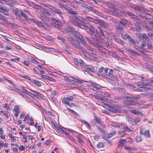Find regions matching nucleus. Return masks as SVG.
<instances>
[{"label":"nucleus","instance_id":"f257e3e1","mask_svg":"<svg viewBox=\"0 0 153 153\" xmlns=\"http://www.w3.org/2000/svg\"><path fill=\"white\" fill-rule=\"evenodd\" d=\"M70 21L75 26L81 28L85 19L82 17L77 16H69Z\"/></svg>","mask_w":153,"mask_h":153},{"label":"nucleus","instance_id":"f03ea898","mask_svg":"<svg viewBox=\"0 0 153 153\" xmlns=\"http://www.w3.org/2000/svg\"><path fill=\"white\" fill-rule=\"evenodd\" d=\"M68 39L71 46L81 51L83 54H85V50L83 49L80 43L76 39L71 37H68Z\"/></svg>","mask_w":153,"mask_h":153},{"label":"nucleus","instance_id":"7ed1b4c3","mask_svg":"<svg viewBox=\"0 0 153 153\" xmlns=\"http://www.w3.org/2000/svg\"><path fill=\"white\" fill-rule=\"evenodd\" d=\"M105 106H107L108 109L110 111L117 114L121 113L122 110V106L117 105H109L107 103H105Z\"/></svg>","mask_w":153,"mask_h":153},{"label":"nucleus","instance_id":"20e7f679","mask_svg":"<svg viewBox=\"0 0 153 153\" xmlns=\"http://www.w3.org/2000/svg\"><path fill=\"white\" fill-rule=\"evenodd\" d=\"M138 98V97H134L132 96L127 97V99L123 102L125 104L123 106L125 107H127L129 105H135L137 104V102L134 100Z\"/></svg>","mask_w":153,"mask_h":153},{"label":"nucleus","instance_id":"39448f33","mask_svg":"<svg viewBox=\"0 0 153 153\" xmlns=\"http://www.w3.org/2000/svg\"><path fill=\"white\" fill-rule=\"evenodd\" d=\"M48 7L54 13L60 16L62 19V20L64 21V19L62 15V13L59 9L56 8L53 6L48 5Z\"/></svg>","mask_w":153,"mask_h":153},{"label":"nucleus","instance_id":"423d86ee","mask_svg":"<svg viewBox=\"0 0 153 153\" xmlns=\"http://www.w3.org/2000/svg\"><path fill=\"white\" fill-rule=\"evenodd\" d=\"M125 15L127 17H130L133 20L137 22H140V20L138 19V17L133 13L129 11L126 12H125Z\"/></svg>","mask_w":153,"mask_h":153},{"label":"nucleus","instance_id":"0eeeda50","mask_svg":"<svg viewBox=\"0 0 153 153\" xmlns=\"http://www.w3.org/2000/svg\"><path fill=\"white\" fill-rule=\"evenodd\" d=\"M81 28L85 29L90 34L93 33L94 32L95 29L93 26H88L86 24H83Z\"/></svg>","mask_w":153,"mask_h":153},{"label":"nucleus","instance_id":"6e6552de","mask_svg":"<svg viewBox=\"0 0 153 153\" xmlns=\"http://www.w3.org/2000/svg\"><path fill=\"white\" fill-rule=\"evenodd\" d=\"M117 126H118L119 128L123 129L125 132L126 131L130 132L134 131L133 128L131 127H128L127 125L123 123L118 125Z\"/></svg>","mask_w":153,"mask_h":153},{"label":"nucleus","instance_id":"1a4fd4ad","mask_svg":"<svg viewBox=\"0 0 153 153\" xmlns=\"http://www.w3.org/2000/svg\"><path fill=\"white\" fill-rule=\"evenodd\" d=\"M19 16H16V17L17 19H22V18L24 19L28 20L29 17L27 14L25 13L22 10H19L18 13Z\"/></svg>","mask_w":153,"mask_h":153},{"label":"nucleus","instance_id":"9d476101","mask_svg":"<svg viewBox=\"0 0 153 153\" xmlns=\"http://www.w3.org/2000/svg\"><path fill=\"white\" fill-rule=\"evenodd\" d=\"M85 21L86 20L89 22L93 23L95 24H97L100 25L101 20L98 19H93V18L89 17L86 16L85 17Z\"/></svg>","mask_w":153,"mask_h":153},{"label":"nucleus","instance_id":"9b49d317","mask_svg":"<svg viewBox=\"0 0 153 153\" xmlns=\"http://www.w3.org/2000/svg\"><path fill=\"white\" fill-rule=\"evenodd\" d=\"M90 52H88L85 51V53L88 54L89 56H96V52L94 49L90 47L89 46H87L86 48Z\"/></svg>","mask_w":153,"mask_h":153},{"label":"nucleus","instance_id":"f8f14e48","mask_svg":"<svg viewBox=\"0 0 153 153\" xmlns=\"http://www.w3.org/2000/svg\"><path fill=\"white\" fill-rule=\"evenodd\" d=\"M93 45L94 47L98 49L100 53H105L104 51L105 50V48L102 45H100L99 43H93Z\"/></svg>","mask_w":153,"mask_h":153},{"label":"nucleus","instance_id":"ddd939ff","mask_svg":"<svg viewBox=\"0 0 153 153\" xmlns=\"http://www.w3.org/2000/svg\"><path fill=\"white\" fill-rule=\"evenodd\" d=\"M86 9L88 11H91L94 13H95L97 15L100 16L102 17L103 15L101 13L99 12L97 10H96L94 7L92 6H90L88 7H87Z\"/></svg>","mask_w":153,"mask_h":153},{"label":"nucleus","instance_id":"4468645a","mask_svg":"<svg viewBox=\"0 0 153 153\" xmlns=\"http://www.w3.org/2000/svg\"><path fill=\"white\" fill-rule=\"evenodd\" d=\"M140 84L141 86H144L146 91H148V89L153 90V85L151 84H148L146 83H143L142 82H140Z\"/></svg>","mask_w":153,"mask_h":153},{"label":"nucleus","instance_id":"2eb2a0df","mask_svg":"<svg viewBox=\"0 0 153 153\" xmlns=\"http://www.w3.org/2000/svg\"><path fill=\"white\" fill-rule=\"evenodd\" d=\"M64 9L68 13L72 15V16H75L77 14L76 11H75L72 8L69 7H64Z\"/></svg>","mask_w":153,"mask_h":153},{"label":"nucleus","instance_id":"dca6fc26","mask_svg":"<svg viewBox=\"0 0 153 153\" xmlns=\"http://www.w3.org/2000/svg\"><path fill=\"white\" fill-rule=\"evenodd\" d=\"M97 97L98 99V97L101 96L102 97H109L110 95L106 92L105 91H100L97 92Z\"/></svg>","mask_w":153,"mask_h":153},{"label":"nucleus","instance_id":"f3484780","mask_svg":"<svg viewBox=\"0 0 153 153\" xmlns=\"http://www.w3.org/2000/svg\"><path fill=\"white\" fill-rule=\"evenodd\" d=\"M100 88V85L95 83H91V85L89 86V88L94 91L99 90Z\"/></svg>","mask_w":153,"mask_h":153},{"label":"nucleus","instance_id":"a211bd4d","mask_svg":"<svg viewBox=\"0 0 153 153\" xmlns=\"http://www.w3.org/2000/svg\"><path fill=\"white\" fill-rule=\"evenodd\" d=\"M100 25L103 27L105 29H107V30H110L112 29L110 25L104 21L101 20Z\"/></svg>","mask_w":153,"mask_h":153},{"label":"nucleus","instance_id":"6ab92c4d","mask_svg":"<svg viewBox=\"0 0 153 153\" xmlns=\"http://www.w3.org/2000/svg\"><path fill=\"white\" fill-rule=\"evenodd\" d=\"M94 68L90 65H87L84 69V70L86 72L90 74L92 72H94Z\"/></svg>","mask_w":153,"mask_h":153},{"label":"nucleus","instance_id":"aec40b11","mask_svg":"<svg viewBox=\"0 0 153 153\" xmlns=\"http://www.w3.org/2000/svg\"><path fill=\"white\" fill-rule=\"evenodd\" d=\"M114 27L116 32H118L121 34L124 31L123 28L121 27L120 25H115Z\"/></svg>","mask_w":153,"mask_h":153},{"label":"nucleus","instance_id":"412c9836","mask_svg":"<svg viewBox=\"0 0 153 153\" xmlns=\"http://www.w3.org/2000/svg\"><path fill=\"white\" fill-rule=\"evenodd\" d=\"M140 121V120L139 118H137L135 119H134L132 118H130L129 122L132 125H136V124L138 123Z\"/></svg>","mask_w":153,"mask_h":153},{"label":"nucleus","instance_id":"4be33fe9","mask_svg":"<svg viewBox=\"0 0 153 153\" xmlns=\"http://www.w3.org/2000/svg\"><path fill=\"white\" fill-rule=\"evenodd\" d=\"M30 6L35 9L37 10H39L41 11H42V10H43V8L41 6L36 4L33 2H31V3Z\"/></svg>","mask_w":153,"mask_h":153},{"label":"nucleus","instance_id":"5701e85b","mask_svg":"<svg viewBox=\"0 0 153 153\" xmlns=\"http://www.w3.org/2000/svg\"><path fill=\"white\" fill-rule=\"evenodd\" d=\"M11 10L12 11L14 12V14L15 15L16 17L17 16H20L18 14L19 10H18V9H17L16 8L13 7H11Z\"/></svg>","mask_w":153,"mask_h":153},{"label":"nucleus","instance_id":"b1692460","mask_svg":"<svg viewBox=\"0 0 153 153\" xmlns=\"http://www.w3.org/2000/svg\"><path fill=\"white\" fill-rule=\"evenodd\" d=\"M126 142L127 141L125 139H120L119 141V145L120 146L122 147L125 146Z\"/></svg>","mask_w":153,"mask_h":153},{"label":"nucleus","instance_id":"393cba45","mask_svg":"<svg viewBox=\"0 0 153 153\" xmlns=\"http://www.w3.org/2000/svg\"><path fill=\"white\" fill-rule=\"evenodd\" d=\"M128 53L133 56L138 55L139 54V53L136 51L132 49H128L127 50Z\"/></svg>","mask_w":153,"mask_h":153},{"label":"nucleus","instance_id":"a878e982","mask_svg":"<svg viewBox=\"0 0 153 153\" xmlns=\"http://www.w3.org/2000/svg\"><path fill=\"white\" fill-rule=\"evenodd\" d=\"M91 39L92 41L94 42V43H99L100 42V41L97 39V36L95 35L92 36Z\"/></svg>","mask_w":153,"mask_h":153},{"label":"nucleus","instance_id":"bb28decb","mask_svg":"<svg viewBox=\"0 0 153 153\" xmlns=\"http://www.w3.org/2000/svg\"><path fill=\"white\" fill-rule=\"evenodd\" d=\"M30 82L35 84L38 87H40L41 86L40 82L38 80H35L32 79L30 80Z\"/></svg>","mask_w":153,"mask_h":153},{"label":"nucleus","instance_id":"cd10ccee","mask_svg":"<svg viewBox=\"0 0 153 153\" xmlns=\"http://www.w3.org/2000/svg\"><path fill=\"white\" fill-rule=\"evenodd\" d=\"M67 110L69 111L70 113H72L76 117H79L80 115L78 113L75 111L73 110H72L68 108H67Z\"/></svg>","mask_w":153,"mask_h":153},{"label":"nucleus","instance_id":"c85d7f7f","mask_svg":"<svg viewBox=\"0 0 153 153\" xmlns=\"http://www.w3.org/2000/svg\"><path fill=\"white\" fill-rule=\"evenodd\" d=\"M0 12L8 16L9 15L8 10L3 7L0 10Z\"/></svg>","mask_w":153,"mask_h":153},{"label":"nucleus","instance_id":"c756f323","mask_svg":"<svg viewBox=\"0 0 153 153\" xmlns=\"http://www.w3.org/2000/svg\"><path fill=\"white\" fill-rule=\"evenodd\" d=\"M96 121L97 123H98L101 126L103 125V123L101 119L95 116H94Z\"/></svg>","mask_w":153,"mask_h":153},{"label":"nucleus","instance_id":"7c9ffc66","mask_svg":"<svg viewBox=\"0 0 153 153\" xmlns=\"http://www.w3.org/2000/svg\"><path fill=\"white\" fill-rule=\"evenodd\" d=\"M106 97H102L101 96L98 97V99L103 101L108 102H109V99L108 98H106Z\"/></svg>","mask_w":153,"mask_h":153},{"label":"nucleus","instance_id":"2f4dec72","mask_svg":"<svg viewBox=\"0 0 153 153\" xmlns=\"http://www.w3.org/2000/svg\"><path fill=\"white\" fill-rule=\"evenodd\" d=\"M75 30L72 27L68 26V28L66 29V31L70 33H73Z\"/></svg>","mask_w":153,"mask_h":153},{"label":"nucleus","instance_id":"473e14b6","mask_svg":"<svg viewBox=\"0 0 153 153\" xmlns=\"http://www.w3.org/2000/svg\"><path fill=\"white\" fill-rule=\"evenodd\" d=\"M79 63L81 68L83 69H85V66L87 65L82 59L80 60Z\"/></svg>","mask_w":153,"mask_h":153},{"label":"nucleus","instance_id":"72a5a7b5","mask_svg":"<svg viewBox=\"0 0 153 153\" xmlns=\"http://www.w3.org/2000/svg\"><path fill=\"white\" fill-rule=\"evenodd\" d=\"M128 36V34L126 32H125V31L123 33H122L121 34V36L122 38L125 40H126L127 39V37Z\"/></svg>","mask_w":153,"mask_h":153},{"label":"nucleus","instance_id":"f704fd0d","mask_svg":"<svg viewBox=\"0 0 153 153\" xmlns=\"http://www.w3.org/2000/svg\"><path fill=\"white\" fill-rule=\"evenodd\" d=\"M145 28L146 30L148 31L149 33H148L149 36H150V34L153 33V31L148 26H146Z\"/></svg>","mask_w":153,"mask_h":153},{"label":"nucleus","instance_id":"c9c22d12","mask_svg":"<svg viewBox=\"0 0 153 153\" xmlns=\"http://www.w3.org/2000/svg\"><path fill=\"white\" fill-rule=\"evenodd\" d=\"M132 8H133L134 9V10L137 12V13H140V10H141V8L140 7H138L136 6H133L132 7Z\"/></svg>","mask_w":153,"mask_h":153},{"label":"nucleus","instance_id":"e433bc0d","mask_svg":"<svg viewBox=\"0 0 153 153\" xmlns=\"http://www.w3.org/2000/svg\"><path fill=\"white\" fill-rule=\"evenodd\" d=\"M143 139V138L142 137L138 135L136 137L135 140L137 143H139L142 141Z\"/></svg>","mask_w":153,"mask_h":153},{"label":"nucleus","instance_id":"4c0bfd02","mask_svg":"<svg viewBox=\"0 0 153 153\" xmlns=\"http://www.w3.org/2000/svg\"><path fill=\"white\" fill-rule=\"evenodd\" d=\"M118 134L121 135L123 137H124L127 135L126 133L123 130L122 131H118Z\"/></svg>","mask_w":153,"mask_h":153},{"label":"nucleus","instance_id":"58836bf2","mask_svg":"<svg viewBox=\"0 0 153 153\" xmlns=\"http://www.w3.org/2000/svg\"><path fill=\"white\" fill-rule=\"evenodd\" d=\"M104 70V68L103 67H102L99 69L98 70V74L99 76H102L103 75L101 74L102 73Z\"/></svg>","mask_w":153,"mask_h":153},{"label":"nucleus","instance_id":"ea45409f","mask_svg":"<svg viewBox=\"0 0 153 153\" xmlns=\"http://www.w3.org/2000/svg\"><path fill=\"white\" fill-rule=\"evenodd\" d=\"M43 12V14L44 15L45 17L46 16H50L51 15L50 13L48 12L47 11L45 10L43 8V10H42Z\"/></svg>","mask_w":153,"mask_h":153},{"label":"nucleus","instance_id":"a19ab883","mask_svg":"<svg viewBox=\"0 0 153 153\" xmlns=\"http://www.w3.org/2000/svg\"><path fill=\"white\" fill-rule=\"evenodd\" d=\"M120 22L121 24L126 25L128 23V21L126 19H121L120 21Z\"/></svg>","mask_w":153,"mask_h":153},{"label":"nucleus","instance_id":"79ce46f5","mask_svg":"<svg viewBox=\"0 0 153 153\" xmlns=\"http://www.w3.org/2000/svg\"><path fill=\"white\" fill-rule=\"evenodd\" d=\"M116 134V131L115 130H113L111 133H109L107 136L108 138L111 137L113 135L115 134Z\"/></svg>","mask_w":153,"mask_h":153},{"label":"nucleus","instance_id":"37998d69","mask_svg":"<svg viewBox=\"0 0 153 153\" xmlns=\"http://www.w3.org/2000/svg\"><path fill=\"white\" fill-rule=\"evenodd\" d=\"M97 28L99 30V32L100 34L103 36H105L103 32V30L102 29V27L100 26H98L97 27Z\"/></svg>","mask_w":153,"mask_h":153},{"label":"nucleus","instance_id":"c03bdc74","mask_svg":"<svg viewBox=\"0 0 153 153\" xmlns=\"http://www.w3.org/2000/svg\"><path fill=\"white\" fill-rule=\"evenodd\" d=\"M62 102L65 104H66L67 105H69V103L68 102H69L67 97L64 98L62 100Z\"/></svg>","mask_w":153,"mask_h":153},{"label":"nucleus","instance_id":"a18cd8bd","mask_svg":"<svg viewBox=\"0 0 153 153\" xmlns=\"http://www.w3.org/2000/svg\"><path fill=\"white\" fill-rule=\"evenodd\" d=\"M118 91L120 92L126 94H128V92H126L124 88H119Z\"/></svg>","mask_w":153,"mask_h":153},{"label":"nucleus","instance_id":"49530a36","mask_svg":"<svg viewBox=\"0 0 153 153\" xmlns=\"http://www.w3.org/2000/svg\"><path fill=\"white\" fill-rule=\"evenodd\" d=\"M79 120L81 122H83L85 123V124L86 126L89 129H91V127H90L89 124L87 122L84 121L82 120Z\"/></svg>","mask_w":153,"mask_h":153},{"label":"nucleus","instance_id":"de8ad7c7","mask_svg":"<svg viewBox=\"0 0 153 153\" xmlns=\"http://www.w3.org/2000/svg\"><path fill=\"white\" fill-rule=\"evenodd\" d=\"M32 92L34 93V97H35V96H36L40 97H42V95H41L39 93L37 92V91H35L32 90Z\"/></svg>","mask_w":153,"mask_h":153},{"label":"nucleus","instance_id":"09e8293b","mask_svg":"<svg viewBox=\"0 0 153 153\" xmlns=\"http://www.w3.org/2000/svg\"><path fill=\"white\" fill-rule=\"evenodd\" d=\"M143 135L148 137H150V135L149 130H145L143 133Z\"/></svg>","mask_w":153,"mask_h":153},{"label":"nucleus","instance_id":"8fccbe9b","mask_svg":"<svg viewBox=\"0 0 153 153\" xmlns=\"http://www.w3.org/2000/svg\"><path fill=\"white\" fill-rule=\"evenodd\" d=\"M36 24L39 27H42V28L44 29H46L47 28L43 25V23L41 22H39L38 21Z\"/></svg>","mask_w":153,"mask_h":153},{"label":"nucleus","instance_id":"3c124183","mask_svg":"<svg viewBox=\"0 0 153 153\" xmlns=\"http://www.w3.org/2000/svg\"><path fill=\"white\" fill-rule=\"evenodd\" d=\"M74 34V36L76 38H77L80 35V33L76 30H75L74 32H73Z\"/></svg>","mask_w":153,"mask_h":153},{"label":"nucleus","instance_id":"603ef678","mask_svg":"<svg viewBox=\"0 0 153 153\" xmlns=\"http://www.w3.org/2000/svg\"><path fill=\"white\" fill-rule=\"evenodd\" d=\"M81 42L82 43V44L85 46L86 48L87 47V46H88L89 45H88L86 41L85 40L84 38L81 41Z\"/></svg>","mask_w":153,"mask_h":153},{"label":"nucleus","instance_id":"864d4df0","mask_svg":"<svg viewBox=\"0 0 153 153\" xmlns=\"http://www.w3.org/2000/svg\"><path fill=\"white\" fill-rule=\"evenodd\" d=\"M102 138L103 139L105 140L109 144H110L111 145H112V142L110 140L108 139V136L107 137L104 136L102 137Z\"/></svg>","mask_w":153,"mask_h":153},{"label":"nucleus","instance_id":"5fc2aeb1","mask_svg":"<svg viewBox=\"0 0 153 153\" xmlns=\"http://www.w3.org/2000/svg\"><path fill=\"white\" fill-rule=\"evenodd\" d=\"M116 40L117 42L118 43L120 44L122 46H123L125 45L124 43L122 41V40H121L117 38L116 39Z\"/></svg>","mask_w":153,"mask_h":153},{"label":"nucleus","instance_id":"6e6d98bb","mask_svg":"<svg viewBox=\"0 0 153 153\" xmlns=\"http://www.w3.org/2000/svg\"><path fill=\"white\" fill-rule=\"evenodd\" d=\"M54 26L56 28L59 30L61 28V23L59 22V23H56L54 24Z\"/></svg>","mask_w":153,"mask_h":153},{"label":"nucleus","instance_id":"4d7b16f0","mask_svg":"<svg viewBox=\"0 0 153 153\" xmlns=\"http://www.w3.org/2000/svg\"><path fill=\"white\" fill-rule=\"evenodd\" d=\"M113 73V70L112 69H110L108 73V76L111 78L114 77V75L112 74Z\"/></svg>","mask_w":153,"mask_h":153},{"label":"nucleus","instance_id":"13d9d810","mask_svg":"<svg viewBox=\"0 0 153 153\" xmlns=\"http://www.w3.org/2000/svg\"><path fill=\"white\" fill-rule=\"evenodd\" d=\"M85 38L88 42L90 44H92L93 45V44L94 43V42L92 41L91 40V39H90L88 36H85Z\"/></svg>","mask_w":153,"mask_h":153},{"label":"nucleus","instance_id":"bf43d9fd","mask_svg":"<svg viewBox=\"0 0 153 153\" xmlns=\"http://www.w3.org/2000/svg\"><path fill=\"white\" fill-rule=\"evenodd\" d=\"M105 146V144L101 142L98 143L97 145V147L99 148L103 147Z\"/></svg>","mask_w":153,"mask_h":153},{"label":"nucleus","instance_id":"052dcab7","mask_svg":"<svg viewBox=\"0 0 153 153\" xmlns=\"http://www.w3.org/2000/svg\"><path fill=\"white\" fill-rule=\"evenodd\" d=\"M38 17L43 21H44L45 20V18L46 17L44 16L43 15L40 14L38 16Z\"/></svg>","mask_w":153,"mask_h":153},{"label":"nucleus","instance_id":"680f3d73","mask_svg":"<svg viewBox=\"0 0 153 153\" xmlns=\"http://www.w3.org/2000/svg\"><path fill=\"white\" fill-rule=\"evenodd\" d=\"M139 13H138L140 16L142 17H145L146 15L147 14L145 13L142 11L141 10H140V12Z\"/></svg>","mask_w":153,"mask_h":153},{"label":"nucleus","instance_id":"e2e57ef3","mask_svg":"<svg viewBox=\"0 0 153 153\" xmlns=\"http://www.w3.org/2000/svg\"><path fill=\"white\" fill-rule=\"evenodd\" d=\"M145 89L144 86H142V87H140L139 88H137V90L139 91H146V89Z\"/></svg>","mask_w":153,"mask_h":153},{"label":"nucleus","instance_id":"0e129e2a","mask_svg":"<svg viewBox=\"0 0 153 153\" xmlns=\"http://www.w3.org/2000/svg\"><path fill=\"white\" fill-rule=\"evenodd\" d=\"M132 113L136 115H140V114H142V112H140L138 111L137 110H133L132 111Z\"/></svg>","mask_w":153,"mask_h":153},{"label":"nucleus","instance_id":"69168bd1","mask_svg":"<svg viewBox=\"0 0 153 153\" xmlns=\"http://www.w3.org/2000/svg\"><path fill=\"white\" fill-rule=\"evenodd\" d=\"M134 48L137 50L139 51L140 52H142V51H140V49L142 50L141 47H139L138 46L135 45L134 46Z\"/></svg>","mask_w":153,"mask_h":153},{"label":"nucleus","instance_id":"338daca9","mask_svg":"<svg viewBox=\"0 0 153 153\" xmlns=\"http://www.w3.org/2000/svg\"><path fill=\"white\" fill-rule=\"evenodd\" d=\"M30 21L32 23H34L35 24H36L38 20L35 19H31L29 18Z\"/></svg>","mask_w":153,"mask_h":153},{"label":"nucleus","instance_id":"774afa93","mask_svg":"<svg viewBox=\"0 0 153 153\" xmlns=\"http://www.w3.org/2000/svg\"><path fill=\"white\" fill-rule=\"evenodd\" d=\"M0 19L3 20L4 22H6L7 20L6 18L4 16L0 13Z\"/></svg>","mask_w":153,"mask_h":153}]
</instances>
